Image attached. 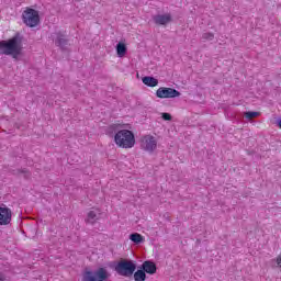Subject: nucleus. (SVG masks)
<instances>
[{"mask_svg": "<svg viewBox=\"0 0 281 281\" xmlns=\"http://www.w3.org/2000/svg\"><path fill=\"white\" fill-rule=\"evenodd\" d=\"M136 269L137 266L132 260L127 259H121L114 268L116 273L123 278H131V276L135 273Z\"/></svg>", "mask_w": 281, "mask_h": 281, "instance_id": "20e7f679", "label": "nucleus"}, {"mask_svg": "<svg viewBox=\"0 0 281 281\" xmlns=\"http://www.w3.org/2000/svg\"><path fill=\"white\" fill-rule=\"evenodd\" d=\"M202 38H203V41H213L214 40V33H210V32L204 33L202 35Z\"/></svg>", "mask_w": 281, "mask_h": 281, "instance_id": "6ab92c4d", "label": "nucleus"}, {"mask_svg": "<svg viewBox=\"0 0 281 281\" xmlns=\"http://www.w3.org/2000/svg\"><path fill=\"white\" fill-rule=\"evenodd\" d=\"M142 269L145 273H148L149 276H155L157 273V265L150 260H146L142 265Z\"/></svg>", "mask_w": 281, "mask_h": 281, "instance_id": "9b49d317", "label": "nucleus"}, {"mask_svg": "<svg viewBox=\"0 0 281 281\" xmlns=\"http://www.w3.org/2000/svg\"><path fill=\"white\" fill-rule=\"evenodd\" d=\"M55 45H57V47H63L64 45H67V40H65L64 34L59 33L57 35V40L55 41Z\"/></svg>", "mask_w": 281, "mask_h": 281, "instance_id": "f3484780", "label": "nucleus"}, {"mask_svg": "<svg viewBox=\"0 0 281 281\" xmlns=\"http://www.w3.org/2000/svg\"><path fill=\"white\" fill-rule=\"evenodd\" d=\"M130 240H132V243H135L136 245H139V243H144V236H142V234L139 233H134L130 235Z\"/></svg>", "mask_w": 281, "mask_h": 281, "instance_id": "2eb2a0df", "label": "nucleus"}, {"mask_svg": "<svg viewBox=\"0 0 281 281\" xmlns=\"http://www.w3.org/2000/svg\"><path fill=\"white\" fill-rule=\"evenodd\" d=\"M140 149L145 153H155L157 150V138L155 136L147 134L143 135L139 139Z\"/></svg>", "mask_w": 281, "mask_h": 281, "instance_id": "423d86ee", "label": "nucleus"}, {"mask_svg": "<svg viewBox=\"0 0 281 281\" xmlns=\"http://www.w3.org/2000/svg\"><path fill=\"white\" fill-rule=\"evenodd\" d=\"M133 274L135 281H146V272L144 270H137Z\"/></svg>", "mask_w": 281, "mask_h": 281, "instance_id": "dca6fc26", "label": "nucleus"}, {"mask_svg": "<svg viewBox=\"0 0 281 281\" xmlns=\"http://www.w3.org/2000/svg\"><path fill=\"white\" fill-rule=\"evenodd\" d=\"M0 281H5V277L2 273H0Z\"/></svg>", "mask_w": 281, "mask_h": 281, "instance_id": "412c9836", "label": "nucleus"}, {"mask_svg": "<svg viewBox=\"0 0 281 281\" xmlns=\"http://www.w3.org/2000/svg\"><path fill=\"white\" fill-rule=\"evenodd\" d=\"M179 95H181V92H179L175 88L160 87L156 91V98H160L161 100L169 98H179Z\"/></svg>", "mask_w": 281, "mask_h": 281, "instance_id": "0eeeda50", "label": "nucleus"}, {"mask_svg": "<svg viewBox=\"0 0 281 281\" xmlns=\"http://www.w3.org/2000/svg\"><path fill=\"white\" fill-rule=\"evenodd\" d=\"M154 22L156 25H168L172 22V15L170 13L155 15Z\"/></svg>", "mask_w": 281, "mask_h": 281, "instance_id": "9d476101", "label": "nucleus"}, {"mask_svg": "<svg viewBox=\"0 0 281 281\" xmlns=\"http://www.w3.org/2000/svg\"><path fill=\"white\" fill-rule=\"evenodd\" d=\"M143 85L146 87L155 88L159 85V80H157L155 77L146 76L142 79Z\"/></svg>", "mask_w": 281, "mask_h": 281, "instance_id": "ddd939ff", "label": "nucleus"}, {"mask_svg": "<svg viewBox=\"0 0 281 281\" xmlns=\"http://www.w3.org/2000/svg\"><path fill=\"white\" fill-rule=\"evenodd\" d=\"M260 112H245L244 116L246 117V120H254L256 117H259Z\"/></svg>", "mask_w": 281, "mask_h": 281, "instance_id": "a211bd4d", "label": "nucleus"}, {"mask_svg": "<svg viewBox=\"0 0 281 281\" xmlns=\"http://www.w3.org/2000/svg\"><path fill=\"white\" fill-rule=\"evenodd\" d=\"M12 223V209L7 205L0 206V225H10Z\"/></svg>", "mask_w": 281, "mask_h": 281, "instance_id": "6e6552de", "label": "nucleus"}, {"mask_svg": "<svg viewBox=\"0 0 281 281\" xmlns=\"http://www.w3.org/2000/svg\"><path fill=\"white\" fill-rule=\"evenodd\" d=\"M21 52H23V41L19 35L0 41V54L2 56H12L16 60L21 56Z\"/></svg>", "mask_w": 281, "mask_h": 281, "instance_id": "f257e3e1", "label": "nucleus"}, {"mask_svg": "<svg viewBox=\"0 0 281 281\" xmlns=\"http://www.w3.org/2000/svg\"><path fill=\"white\" fill-rule=\"evenodd\" d=\"M22 21L26 27H36L41 23V15L37 10L26 8L22 13Z\"/></svg>", "mask_w": 281, "mask_h": 281, "instance_id": "39448f33", "label": "nucleus"}, {"mask_svg": "<svg viewBox=\"0 0 281 281\" xmlns=\"http://www.w3.org/2000/svg\"><path fill=\"white\" fill-rule=\"evenodd\" d=\"M117 148L131 149L135 147V134L131 130H121L114 134Z\"/></svg>", "mask_w": 281, "mask_h": 281, "instance_id": "f03ea898", "label": "nucleus"}, {"mask_svg": "<svg viewBox=\"0 0 281 281\" xmlns=\"http://www.w3.org/2000/svg\"><path fill=\"white\" fill-rule=\"evenodd\" d=\"M122 128H124V124L120 123V121L112 123L111 125H109L106 127V135H109L111 137V135H116V133H119V131H122Z\"/></svg>", "mask_w": 281, "mask_h": 281, "instance_id": "f8f14e48", "label": "nucleus"}, {"mask_svg": "<svg viewBox=\"0 0 281 281\" xmlns=\"http://www.w3.org/2000/svg\"><path fill=\"white\" fill-rule=\"evenodd\" d=\"M126 44L119 42V44L116 45V54L119 58H124L126 56Z\"/></svg>", "mask_w": 281, "mask_h": 281, "instance_id": "4468645a", "label": "nucleus"}, {"mask_svg": "<svg viewBox=\"0 0 281 281\" xmlns=\"http://www.w3.org/2000/svg\"><path fill=\"white\" fill-rule=\"evenodd\" d=\"M111 278V273L106 268H99L95 271L86 270L82 273L81 281H108Z\"/></svg>", "mask_w": 281, "mask_h": 281, "instance_id": "7ed1b4c3", "label": "nucleus"}, {"mask_svg": "<svg viewBox=\"0 0 281 281\" xmlns=\"http://www.w3.org/2000/svg\"><path fill=\"white\" fill-rule=\"evenodd\" d=\"M161 117H162V120H165V122H170V120H172V115H170V113H166V112H164L161 114Z\"/></svg>", "mask_w": 281, "mask_h": 281, "instance_id": "aec40b11", "label": "nucleus"}, {"mask_svg": "<svg viewBox=\"0 0 281 281\" xmlns=\"http://www.w3.org/2000/svg\"><path fill=\"white\" fill-rule=\"evenodd\" d=\"M100 216H102V210H100L99 207H92L87 213L86 223H89L90 225H95V223L100 221Z\"/></svg>", "mask_w": 281, "mask_h": 281, "instance_id": "1a4fd4ad", "label": "nucleus"}]
</instances>
